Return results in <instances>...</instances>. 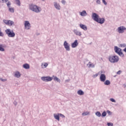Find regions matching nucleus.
<instances>
[{
    "label": "nucleus",
    "mask_w": 126,
    "mask_h": 126,
    "mask_svg": "<svg viewBox=\"0 0 126 126\" xmlns=\"http://www.w3.org/2000/svg\"><path fill=\"white\" fill-rule=\"evenodd\" d=\"M29 9L30 10H31V11L35 12V13H40V12L42 11V8H41V7L33 3H31L29 5Z\"/></svg>",
    "instance_id": "obj_1"
},
{
    "label": "nucleus",
    "mask_w": 126,
    "mask_h": 126,
    "mask_svg": "<svg viewBox=\"0 0 126 126\" xmlns=\"http://www.w3.org/2000/svg\"><path fill=\"white\" fill-rule=\"evenodd\" d=\"M108 60L112 63H116L120 61V58L117 55L110 56L108 57Z\"/></svg>",
    "instance_id": "obj_2"
},
{
    "label": "nucleus",
    "mask_w": 126,
    "mask_h": 126,
    "mask_svg": "<svg viewBox=\"0 0 126 126\" xmlns=\"http://www.w3.org/2000/svg\"><path fill=\"white\" fill-rule=\"evenodd\" d=\"M5 32L9 38H13L15 37V33L13 32V30H10V29H7L5 31Z\"/></svg>",
    "instance_id": "obj_3"
},
{
    "label": "nucleus",
    "mask_w": 126,
    "mask_h": 126,
    "mask_svg": "<svg viewBox=\"0 0 126 126\" xmlns=\"http://www.w3.org/2000/svg\"><path fill=\"white\" fill-rule=\"evenodd\" d=\"M114 52L122 58L125 57V54L122 52V49L119 48L118 46L114 47Z\"/></svg>",
    "instance_id": "obj_4"
},
{
    "label": "nucleus",
    "mask_w": 126,
    "mask_h": 126,
    "mask_svg": "<svg viewBox=\"0 0 126 126\" xmlns=\"http://www.w3.org/2000/svg\"><path fill=\"white\" fill-rule=\"evenodd\" d=\"M126 31V28L125 26H120L119 27L117 30L116 31L119 33V34H123V33H125V32Z\"/></svg>",
    "instance_id": "obj_5"
},
{
    "label": "nucleus",
    "mask_w": 126,
    "mask_h": 126,
    "mask_svg": "<svg viewBox=\"0 0 126 126\" xmlns=\"http://www.w3.org/2000/svg\"><path fill=\"white\" fill-rule=\"evenodd\" d=\"M41 79L42 81H44L45 82H49L53 80V77L50 76H43L41 77Z\"/></svg>",
    "instance_id": "obj_6"
},
{
    "label": "nucleus",
    "mask_w": 126,
    "mask_h": 126,
    "mask_svg": "<svg viewBox=\"0 0 126 126\" xmlns=\"http://www.w3.org/2000/svg\"><path fill=\"white\" fill-rule=\"evenodd\" d=\"M25 29L26 30H30V28H31V24L28 21H25L24 23Z\"/></svg>",
    "instance_id": "obj_7"
},
{
    "label": "nucleus",
    "mask_w": 126,
    "mask_h": 126,
    "mask_svg": "<svg viewBox=\"0 0 126 126\" xmlns=\"http://www.w3.org/2000/svg\"><path fill=\"white\" fill-rule=\"evenodd\" d=\"M63 46L64 48H65L66 51H67L68 52H69L70 51V45L66 41H65L63 43Z\"/></svg>",
    "instance_id": "obj_8"
},
{
    "label": "nucleus",
    "mask_w": 126,
    "mask_h": 126,
    "mask_svg": "<svg viewBox=\"0 0 126 126\" xmlns=\"http://www.w3.org/2000/svg\"><path fill=\"white\" fill-rule=\"evenodd\" d=\"M53 5L56 9H57V10H61V8H62V7L61 6L60 3H58L57 1H54L53 2Z\"/></svg>",
    "instance_id": "obj_9"
},
{
    "label": "nucleus",
    "mask_w": 126,
    "mask_h": 126,
    "mask_svg": "<svg viewBox=\"0 0 126 126\" xmlns=\"http://www.w3.org/2000/svg\"><path fill=\"white\" fill-rule=\"evenodd\" d=\"M99 17V15L97 14L96 13H92V18L94 21H95V22L98 20Z\"/></svg>",
    "instance_id": "obj_10"
},
{
    "label": "nucleus",
    "mask_w": 126,
    "mask_h": 126,
    "mask_svg": "<svg viewBox=\"0 0 126 126\" xmlns=\"http://www.w3.org/2000/svg\"><path fill=\"white\" fill-rule=\"evenodd\" d=\"M73 32L75 35L76 36H79L80 37L81 36H82V33H81V32L79 31L77 29H74L73 30Z\"/></svg>",
    "instance_id": "obj_11"
},
{
    "label": "nucleus",
    "mask_w": 126,
    "mask_h": 126,
    "mask_svg": "<svg viewBox=\"0 0 126 126\" xmlns=\"http://www.w3.org/2000/svg\"><path fill=\"white\" fill-rule=\"evenodd\" d=\"M99 79H100V81H101V82H105L106 79V75L103 73L100 74Z\"/></svg>",
    "instance_id": "obj_12"
},
{
    "label": "nucleus",
    "mask_w": 126,
    "mask_h": 126,
    "mask_svg": "<svg viewBox=\"0 0 126 126\" xmlns=\"http://www.w3.org/2000/svg\"><path fill=\"white\" fill-rule=\"evenodd\" d=\"M105 21V18H101L99 17L96 22H97V23H99V24H103V23H104Z\"/></svg>",
    "instance_id": "obj_13"
},
{
    "label": "nucleus",
    "mask_w": 126,
    "mask_h": 126,
    "mask_svg": "<svg viewBox=\"0 0 126 126\" xmlns=\"http://www.w3.org/2000/svg\"><path fill=\"white\" fill-rule=\"evenodd\" d=\"M14 77H16V78H20L21 77V74L19 71H17L14 72Z\"/></svg>",
    "instance_id": "obj_14"
},
{
    "label": "nucleus",
    "mask_w": 126,
    "mask_h": 126,
    "mask_svg": "<svg viewBox=\"0 0 126 126\" xmlns=\"http://www.w3.org/2000/svg\"><path fill=\"white\" fill-rule=\"evenodd\" d=\"M72 48H76L78 46V42L77 40H75L74 42L71 44Z\"/></svg>",
    "instance_id": "obj_15"
},
{
    "label": "nucleus",
    "mask_w": 126,
    "mask_h": 126,
    "mask_svg": "<svg viewBox=\"0 0 126 126\" xmlns=\"http://www.w3.org/2000/svg\"><path fill=\"white\" fill-rule=\"evenodd\" d=\"M79 27L81 29L84 30V31H87V27L86 26V25L80 24L79 25Z\"/></svg>",
    "instance_id": "obj_16"
},
{
    "label": "nucleus",
    "mask_w": 126,
    "mask_h": 126,
    "mask_svg": "<svg viewBox=\"0 0 126 126\" xmlns=\"http://www.w3.org/2000/svg\"><path fill=\"white\" fill-rule=\"evenodd\" d=\"M79 14L81 16H86L87 15V12H86V10H83L82 12H79Z\"/></svg>",
    "instance_id": "obj_17"
},
{
    "label": "nucleus",
    "mask_w": 126,
    "mask_h": 126,
    "mask_svg": "<svg viewBox=\"0 0 126 126\" xmlns=\"http://www.w3.org/2000/svg\"><path fill=\"white\" fill-rule=\"evenodd\" d=\"M54 118L55 119V120H57V121H58V122H59L60 121V113L58 114H54Z\"/></svg>",
    "instance_id": "obj_18"
},
{
    "label": "nucleus",
    "mask_w": 126,
    "mask_h": 126,
    "mask_svg": "<svg viewBox=\"0 0 126 126\" xmlns=\"http://www.w3.org/2000/svg\"><path fill=\"white\" fill-rule=\"evenodd\" d=\"M23 67L25 68V69H29V68H30V65L28 63H25L23 64Z\"/></svg>",
    "instance_id": "obj_19"
},
{
    "label": "nucleus",
    "mask_w": 126,
    "mask_h": 126,
    "mask_svg": "<svg viewBox=\"0 0 126 126\" xmlns=\"http://www.w3.org/2000/svg\"><path fill=\"white\" fill-rule=\"evenodd\" d=\"M77 94L80 95V96H82V95H84V92L81 90H80L77 91Z\"/></svg>",
    "instance_id": "obj_20"
},
{
    "label": "nucleus",
    "mask_w": 126,
    "mask_h": 126,
    "mask_svg": "<svg viewBox=\"0 0 126 126\" xmlns=\"http://www.w3.org/2000/svg\"><path fill=\"white\" fill-rule=\"evenodd\" d=\"M8 26H12V25H14V22L11 20H8L7 25Z\"/></svg>",
    "instance_id": "obj_21"
},
{
    "label": "nucleus",
    "mask_w": 126,
    "mask_h": 126,
    "mask_svg": "<svg viewBox=\"0 0 126 126\" xmlns=\"http://www.w3.org/2000/svg\"><path fill=\"white\" fill-rule=\"evenodd\" d=\"M49 64L47 63H41V68H46L47 66H48Z\"/></svg>",
    "instance_id": "obj_22"
},
{
    "label": "nucleus",
    "mask_w": 126,
    "mask_h": 126,
    "mask_svg": "<svg viewBox=\"0 0 126 126\" xmlns=\"http://www.w3.org/2000/svg\"><path fill=\"white\" fill-rule=\"evenodd\" d=\"M102 73H104V72H103V71L101 70L100 71L98 72L97 73L94 74L93 76V77L94 78H96V77H97V76H98V75H99V74H102Z\"/></svg>",
    "instance_id": "obj_23"
},
{
    "label": "nucleus",
    "mask_w": 126,
    "mask_h": 126,
    "mask_svg": "<svg viewBox=\"0 0 126 126\" xmlns=\"http://www.w3.org/2000/svg\"><path fill=\"white\" fill-rule=\"evenodd\" d=\"M87 65L89 66V67H95V64H94V63H91V62H89V63L87 64Z\"/></svg>",
    "instance_id": "obj_24"
},
{
    "label": "nucleus",
    "mask_w": 126,
    "mask_h": 126,
    "mask_svg": "<svg viewBox=\"0 0 126 126\" xmlns=\"http://www.w3.org/2000/svg\"><path fill=\"white\" fill-rule=\"evenodd\" d=\"M15 2L17 5L18 6H20L21 5V2H20V0H15Z\"/></svg>",
    "instance_id": "obj_25"
},
{
    "label": "nucleus",
    "mask_w": 126,
    "mask_h": 126,
    "mask_svg": "<svg viewBox=\"0 0 126 126\" xmlns=\"http://www.w3.org/2000/svg\"><path fill=\"white\" fill-rule=\"evenodd\" d=\"M104 85H110L111 84V82L110 80H107L104 82Z\"/></svg>",
    "instance_id": "obj_26"
},
{
    "label": "nucleus",
    "mask_w": 126,
    "mask_h": 126,
    "mask_svg": "<svg viewBox=\"0 0 126 126\" xmlns=\"http://www.w3.org/2000/svg\"><path fill=\"white\" fill-rule=\"evenodd\" d=\"M8 9H9V11L10 12H11L12 13H13L14 12V8L10 7L8 8Z\"/></svg>",
    "instance_id": "obj_27"
},
{
    "label": "nucleus",
    "mask_w": 126,
    "mask_h": 126,
    "mask_svg": "<svg viewBox=\"0 0 126 126\" xmlns=\"http://www.w3.org/2000/svg\"><path fill=\"white\" fill-rule=\"evenodd\" d=\"M54 80H55V81H57V82H59V83H61V80L59 79V78H58L57 77H55L54 78Z\"/></svg>",
    "instance_id": "obj_28"
},
{
    "label": "nucleus",
    "mask_w": 126,
    "mask_h": 126,
    "mask_svg": "<svg viewBox=\"0 0 126 126\" xmlns=\"http://www.w3.org/2000/svg\"><path fill=\"white\" fill-rule=\"evenodd\" d=\"M90 114V112L87 111L85 112H84L82 114V116H88V115H89Z\"/></svg>",
    "instance_id": "obj_29"
},
{
    "label": "nucleus",
    "mask_w": 126,
    "mask_h": 126,
    "mask_svg": "<svg viewBox=\"0 0 126 126\" xmlns=\"http://www.w3.org/2000/svg\"><path fill=\"white\" fill-rule=\"evenodd\" d=\"M95 115L97 117H98L99 118H100V117H101V113H100V112L97 111L95 113Z\"/></svg>",
    "instance_id": "obj_30"
},
{
    "label": "nucleus",
    "mask_w": 126,
    "mask_h": 126,
    "mask_svg": "<svg viewBox=\"0 0 126 126\" xmlns=\"http://www.w3.org/2000/svg\"><path fill=\"white\" fill-rule=\"evenodd\" d=\"M5 50L4 48L2 47V45L0 44V52H4Z\"/></svg>",
    "instance_id": "obj_31"
},
{
    "label": "nucleus",
    "mask_w": 126,
    "mask_h": 126,
    "mask_svg": "<svg viewBox=\"0 0 126 126\" xmlns=\"http://www.w3.org/2000/svg\"><path fill=\"white\" fill-rule=\"evenodd\" d=\"M106 116H107V113L106 112V111H104L101 115V116L103 117H106Z\"/></svg>",
    "instance_id": "obj_32"
},
{
    "label": "nucleus",
    "mask_w": 126,
    "mask_h": 126,
    "mask_svg": "<svg viewBox=\"0 0 126 126\" xmlns=\"http://www.w3.org/2000/svg\"><path fill=\"white\" fill-rule=\"evenodd\" d=\"M3 22L6 24V25H7L8 24V20H3Z\"/></svg>",
    "instance_id": "obj_33"
},
{
    "label": "nucleus",
    "mask_w": 126,
    "mask_h": 126,
    "mask_svg": "<svg viewBox=\"0 0 126 126\" xmlns=\"http://www.w3.org/2000/svg\"><path fill=\"white\" fill-rule=\"evenodd\" d=\"M7 6L9 8L10 7V5H11V3L9 1H8L7 3Z\"/></svg>",
    "instance_id": "obj_34"
},
{
    "label": "nucleus",
    "mask_w": 126,
    "mask_h": 126,
    "mask_svg": "<svg viewBox=\"0 0 126 126\" xmlns=\"http://www.w3.org/2000/svg\"><path fill=\"white\" fill-rule=\"evenodd\" d=\"M110 101H111V102H113V103H116V100H115V99L113 98H110Z\"/></svg>",
    "instance_id": "obj_35"
},
{
    "label": "nucleus",
    "mask_w": 126,
    "mask_h": 126,
    "mask_svg": "<svg viewBox=\"0 0 126 126\" xmlns=\"http://www.w3.org/2000/svg\"><path fill=\"white\" fill-rule=\"evenodd\" d=\"M61 2L62 4H65V3H66L65 0H62Z\"/></svg>",
    "instance_id": "obj_36"
},
{
    "label": "nucleus",
    "mask_w": 126,
    "mask_h": 126,
    "mask_svg": "<svg viewBox=\"0 0 126 126\" xmlns=\"http://www.w3.org/2000/svg\"><path fill=\"white\" fill-rule=\"evenodd\" d=\"M59 116H60V117H61V118H65V116H64V115H63V114H62L61 113H59Z\"/></svg>",
    "instance_id": "obj_37"
},
{
    "label": "nucleus",
    "mask_w": 126,
    "mask_h": 126,
    "mask_svg": "<svg viewBox=\"0 0 126 126\" xmlns=\"http://www.w3.org/2000/svg\"><path fill=\"white\" fill-rule=\"evenodd\" d=\"M4 34L2 32H1V31H0V37H3Z\"/></svg>",
    "instance_id": "obj_38"
},
{
    "label": "nucleus",
    "mask_w": 126,
    "mask_h": 126,
    "mask_svg": "<svg viewBox=\"0 0 126 126\" xmlns=\"http://www.w3.org/2000/svg\"><path fill=\"white\" fill-rule=\"evenodd\" d=\"M96 2L97 4H101V1L100 0H96Z\"/></svg>",
    "instance_id": "obj_39"
},
{
    "label": "nucleus",
    "mask_w": 126,
    "mask_h": 126,
    "mask_svg": "<svg viewBox=\"0 0 126 126\" xmlns=\"http://www.w3.org/2000/svg\"><path fill=\"white\" fill-rule=\"evenodd\" d=\"M120 46L122 48H125V47H126V44H120Z\"/></svg>",
    "instance_id": "obj_40"
},
{
    "label": "nucleus",
    "mask_w": 126,
    "mask_h": 126,
    "mask_svg": "<svg viewBox=\"0 0 126 126\" xmlns=\"http://www.w3.org/2000/svg\"><path fill=\"white\" fill-rule=\"evenodd\" d=\"M107 126H114V125L112 123H107Z\"/></svg>",
    "instance_id": "obj_41"
},
{
    "label": "nucleus",
    "mask_w": 126,
    "mask_h": 126,
    "mask_svg": "<svg viewBox=\"0 0 126 126\" xmlns=\"http://www.w3.org/2000/svg\"><path fill=\"white\" fill-rule=\"evenodd\" d=\"M0 80H1V81H2V82H4L6 81V79L0 78Z\"/></svg>",
    "instance_id": "obj_42"
},
{
    "label": "nucleus",
    "mask_w": 126,
    "mask_h": 126,
    "mask_svg": "<svg viewBox=\"0 0 126 126\" xmlns=\"http://www.w3.org/2000/svg\"><path fill=\"white\" fill-rule=\"evenodd\" d=\"M102 0L103 3H104V4H105V5H107V2H106V1L105 0Z\"/></svg>",
    "instance_id": "obj_43"
},
{
    "label": "nucleus",
    "mask_w": 126,
    "mask_h": 126,
    "mask_svg": "<svg viewBox=\"0 0 126 126\" xmlns=\"http://www.w3.org/2000/svg\"><path fill=\"white\" fill-rule=\"evenodd\" d=\"M106 113H107V114H108V115H111V111H110V110H107V111H106Z\"/></svg>",
    "instance_id": "obj_44"
},
{
    "label": "nucleus",
    "mask_w": 126,
    "mask_h": 126,
    "mask_svg": "<svg viewBox=\"0 0 126 126\" xmlns=\"http://www.w3.org/2000/svg\"><path fill=\"white\" fill-rule=\"evenodd\" d=\"M2 2H7L8 1V0H1Z\"/></svg>",
    "instance_id": "obj_45"
},
{
    "label": "nucleus",
    "mask_w": 126,
    "mask_h": 126,
    "mask_svg": "<svg viewBox=\"0 0 126 126\" xmlns=\"http://www.w3.org/2000/svg\"><path fill=\"white\" fill-rule=\"evenodd\" d=\"M14 105H15V106H17V102L14 101Z\"/></svg>",
    "instance_id": "obj_46"
},
{
    "label": "nucleus",
    "mask_w": 126,
    "mask_h": 126,
    "mask_svg": "<svg viewBox=\"0 0 126 126\" xmlns=\"http://www.w3.org/2000/svg\"><path fill=\"white\" fill-rule=\"evenodd\" d=\"M121 70H119L117 72V74H121Z\"/></svg>",
    "instance_id": "obj_47"
},
{
    "label": "nucleus",
    "mask_w": 126,
    "mask_h": 126,
    "mask_svg": "<svg viewBox=\"0 0 126 126\" xmlns=\"http://www.w3.org/2000/svg\"><path fill=\"white\" fill-rule=\"evenodd\" d=\"M65 82H69V80H65Z\"/></svg>",
    "instance_id": "obj_48"
},
{
    "label": "nucleus",
    "mask_w": 126,
    "mask_h": 126,
    "mask_svg": "<svg viewBox=\"0 0 126 126\" xmlns=\"http://www.w3.org/2000/svg\"><path fill=\"white\" fill-rule=\"evenodd\" d=\"M123 51L126 53V47L123 50Z\"/></svg>",
    "instance_id": "obj_49"
},
{
    "label": "nucleus",
    "mask_w": 126,
    "mask_h": 126,
    "mask_svg": "<svg viewBox=\"0 0 126 126\" xmlns=\"http://www.w3.org/2000/svg\"><path fill=\"white\" fill-rule=\"evenodd\" d=\"M0 31H1V29L0 28Z\"/></svg>",
    "instance_id": "obj_50"
}]
</instances>
